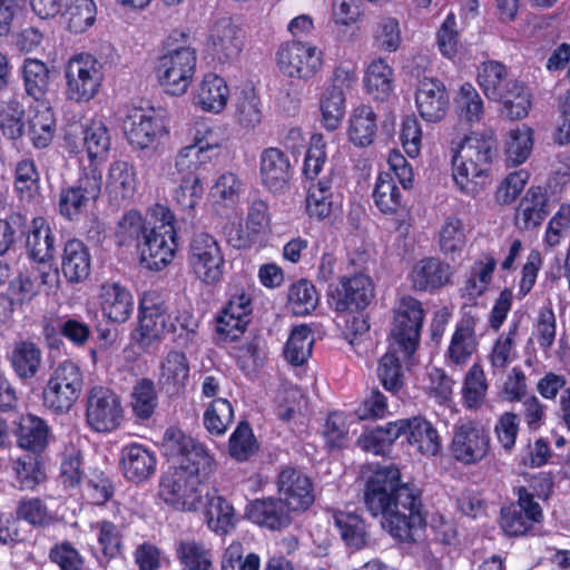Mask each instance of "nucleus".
Segmentation results:
<instances>
[{
    "label": "nucleus",
    "mask_w": 570,
    "mask_h": 570,
    "mask_svg": "<svg viewBox=\"0 0 570 570\" xmlns=\"http://www.w3.org/2000/svg\"><path fill=\"white\" fill-rule=\"evenodd\" d=\"M189 362L183 352L170 351L160 364L158 384L168 396L181 395L189 381Z\"/></svg>",
    "instance_id": "nucleus-28"
},
{
    "label": "nucleus",
    "mask_w": 570,
    "mask_h": 570,
    "mask_svg": "<svg viewBox=\"0 0 570 570\" xmlns=\"http://www.w3.org/2000/svg\"><path fill=\"white\" fill-rule=\"evenodd\" d=\"M515 81L509 78L505 66L498 61L484 62L479 68L478 82L490 100L502 98V94Z\"/></svg>",
    "instance_id": "nucleus-41"
},
{
    "label": "nucleus",
    "mask_w": 570,
    "mask_h": 570,
    "mask_svg": "<svg viewBox=\"0 0 570 570\" xmlns=\"http://www.w3.org/2000/svg\"><path fill=\"white\" fill-rule=\"evenodd\" d=\"M158 405L155 384L149 379H140L132 386L130 406L132 413L140 420H148Z\"/></svg>",
    "instance_id": "nucleus-56"
},
{
    "label": "nucleus",
    "mask_w": 570,
    "mask_h": 570,
    "mask_svg": "<svg viewBox=\"0 0 570 570\" xmlns=\"http://www.w3.org/2000/svg\"><path fill=\"white\" fill-rule=\"evenodd\" d=\"M399 438L400 430L396 420L389 422L385 426L365 431L357 443L366 452L384 455Z\"/></svg>",
    "instance_id": "nucleus-54"
},
{
    "label": "nucleus",
    "mask_w": 570,
    "mask_h": 570,
    "mask_svg": "<svg viewBox=\"0 0 570 570\" xmlns=\"http://www.w3.org/2000/svg\"><path fill=\"white\" fill-rule=\"evenodd\" d=\"M83 387L80 367L70 361L59 364L50 375L43 392V405L56 414L70 411Z\"/></svg>",
    "instance_id": "nucleus-7"
},
{
    "label": "nucleus",
    "mask_w": 570,
    "mask_h": 570,
    "mask_svg": "<svg viewBox=\"0 0 570 570\" xmlns=\"http://www.w3.org/2000/svg\"><path fill=\"white\" fill-rule=\"evenodd\" d=\"M125 135L130 146L153 149L166 135L163 119L154 110L134 109L124 121Z\"/></svg>",
    "instance_id": "nucleus-18"
},
{
    "label": "nucleus",
    "mask_w": 570,
    "mask_h": 570,
    "mask_svg": "<svg viewBox=\"0 0 570 570\" xmlns=\"http://www.w3.org/2000/svg\"><path fill=\"white\" fill-rule=\"evenodd\" d=\"M205 518L208 528L218 534L227 533L235 525L233 505L218 494L207 495Z\"/></svg>",
    "instance_id": "nucleus-45"
},
{
    "label": "nucleus",
    "mask_w": 570,
    "mask_h": 570,
    "mask_svg": "<svg viewBox=\"0 0 570 570\" xmlns=\"http://www.w3.org/2000/svg\"><path fill=\"white\" fill-rule=\"evenodd\" d=\"M175 550L181 570H215L213 553L202 541L183 539L176 543Z\"/></svg>",
    "instance_id": "nucleus-40"
},
{
    "label": "nucleus",
    "mask_w": 570,
    "mask_h": 570,
    "mask_svg": "<svg viewBox=\"0 0 570 570\" xmlns=\"http://www.w3.org/2000/svg\"><path fill=\"white\" fill-rule=\"evenodd\" d=\"M166 332H168V326L166 325V307L164 303L157 302L149 295H145L140 301L138 315L140 340L150 343L159 340Z\"/></svg>",
    "instance_id": "nucleus-32"
},
{
    "label": "nucleus",
    "mask_w": 570,
    "mask_h": 570,
    "mask_svg": "<svg viewBox=\"0 0 570 570\" xmlns=\"http://www.w3.org/2000/svg\"><path fill=\"white\" fill-rule=\"evenodd\" d=\"M229 88L226 81L214 73L206 75L198 88L196 105L204 111L219 114L227 105Z\"/></svg>",
    "instance_id": "nucleus-37"
},
{
    "label": "nucleus",
    "mask_w": 570,
    "mask_h": 570,
    "mask_svg": "<svg viewBox=\"0 0 570 570\" xmlns=\"http://www.w3.org/2000/svg\"><path fill=\"white\" fill-rule=\"evenodd\" d=\"M203 480L181 469L169 468L159 482V498L176 510L195 511L200 503L198 487Z\"/></svg>",
    "instance_id": "nucleus-13"
},
{
    "label": "nucleus",
    "mask_w": 570,
    "mask_h": 570,
    "mask_svg": "<svg viewBox=\"0 0 570 570\" xmlns=\"http://www.w3.org/2000/svg\"><path fill=\"white\" fill-rule=\"evenodd\" d=\"M396 353V350L387 351L380 358L376 370L381 384L392 394H396L404 385V373Z\"/></svg>",
    "instance_id": "nucleus-62"
},
{
    "label": "nucleus",
    "mask_w": 570,
    "mask_h": 570,
    "mask_svg": "<svg viewBox=\"0 0 570 570\" xmlns=\"http://www.w3.org/2000/svg\"><path fill=\"white\" fill-rule=\"evenodd\" d=\"M14 485L19 490H35L46 480V473L38 454L26 453L12 460Z\"/></svg>",
    "instance_id": "nucleus-43"
},
{
    "label": "nucleus",
    "mask_w": 570,
    "mask_h": 570,
    "mask_svg": "<svg viewBox=\"0 0 570 570\" xmlns=\"http://www.w3.org/2000/svg\"><path fill=\"white\" fill-rule=\"evenodd\" d=\"M102 186L100 168L81 164L80 173L73 185L62 188L59 195V214L76 222L99 198Z\"/></svg>",
    "instance_id": "nucleus-6"
},
{
    "label": "nucleus",
    "mask_w": 570,
    "mask_h": 570,
    "mask_svg": "<svg viewBox=\"0 0 570 570\" xmlns=\"http://www.w3.org/2000/svg\"><path fill=\"white\" fill-rule=\"evenodd\" d=\"M17 444L33 454L42 453L52 438L48 423L35 415L20 416L16 430Z\"/></svg>",
    "instance_id": "nucleus-31"
},
{
    "label": "nucleus",
    "mask_w": 570,
    "mask_h": 570,
    "mask_svg": "<svg viewBox=\"0 0 570 570\" xmlns=\"http://www.w3.org/2000/svg\"><path fill=\"white\" fill-rule=\"evenodd\" d=\"M488 381L481 365L473 364L465 374L462 386L463 404L468 410L482 407L488 394Z\"/></svg>",
    "instance_id": "nucleus-50"
},
{
    "label": "nucleus",
    "mask_w": 570,
    "mask_h": 570,
    "mask_svg": "<svg viewBox=\"0 0 570 570\" xmlns=\"http://www.w3.org/2000/svg\"><path fill=\"white\" fill-rule=\"evenodd\" d=\"M424 316L422 303L410 295L402 296L394 306L391 336L393 345L406 358L411 357L419 346Z\"/></svg>",
    "instance_id": "nucleus-9"
},
{
    "label": "nucleus",
    "mask_w": 570,
    "mask_h": 570,
    "mask_svg": "<svg viewBox=\"0 0 570 570\" xmlns=\"http://www.w3.org/2000/svg\"><path fill=\"white\" fill-rule=\"evenodd\" d=\"M455 111L461 120L479 122L484 112L483 100L471 83H463L454 98Z\"/></svg>",
    "instance_id": "nucleus-58"
},
{
    "label": "nucleus",
    "mask_w": 570,
    "mask_h": 570,
    "mask_svg": "<svg viewBox=\"0 0 570 570\" xmlns=\"http://www.w3.org/2000/svg\"><path fill=\"white\" fill-rule=\"evenodd\" d=\"M323 126L333 131L340 126L345 114V97L338 86L325 89L320 102Z\"/></svg>",
    "instance_id": "nucleus-55"
},
{
    "label": "nucleus",
    "mask_w": 570,
    "mask_h": 570,
    "mask_svg": "<svg viewBox=\"0 0 570 570\" xmlns=\"http://www.w3.org/2000/svg\"><path fill=\"white\" fill-rule=\"evenodd\" d=\"M548 214L546 190L540 186H532L519 202L514 224L521 230H530L540 226Z\"/></svg>",
    "instance_id": "nucleus-30"
},
{
    "label": "nucleus",
    "mask_w": 570,
    "mask_h": 570,
    "mask_svg": "<svg viewBox=\"0 0 570 570\" xmlns=\"http://www.w3.org/2000/svg\"><path fill=\"white\" fill-rule=\"evenodd\" d=\"M85 419L95 432L108 433L117 430L124 419L120 396L107 386L90 387L86 394Z\"/></svg>",
    "instance_id": "nucleus-11"
},
{
    "label": "nucleus",
    "mask_w": 570,
    "mask_h": 570,
    "mask_svg": "<svg viewBox=\"0 0 570 570\" xmlns=\"http://www.w3.org/2000/svg\"><path fill=\"white\" fill-rule=\"evenodd\" d=\"M495 268L497 259L493 256L484 255L476 259L470 267L461 288L462 296L469 301H475L482 296L492 282Z\"/></svg>",
    "instance_id": "nucleus-36"
},
{
    "label": "nucleus",
    "mask_w": 570,
    "mask_h": 570,
    "mask_svg": "<svg viewBox=\"0 0 570 570\" xmlns=\"http://www.w3.org/2000/svg\"><path fill=\"white\" fill-rule=\"evenodd\" d=\"M313 335L308 326L299 325L293 328L285 348L284 356L293 365H302L312 353Z\"/></svg>",
    "instance_id": "nucleus-60"
},
{
    "label": "nucleus",
    "mask_w": 570,
    "mask_h": 570,
    "mask_svg": "<svg viewBox=\"0 0 570 570\" xmlns=\"http://www.w3.org/2000/svg\"><path fill=\"white\" fill-rule=\"evenodd\" d=\"M373 296L372 281L364 274L343 277L338 285L328 291L330 304L336 312L364 309Z\"/></svg>",
    "instance_id": "nucleus-17"
},
{
    "label": "nucleus",
    "mask_w": 570,
    "mask_h": 570,
    "mask_svg": "<svg viewBox=\"0 0 570 570\" xmlns=\"http://www.w3.org/2000/svg\"><path fill=\"white\" fill-rule=\"evenodd\" d=\"M542 519V509L524 487L518 489L517 505L501 511V528L509 535H522Z\"/></svg>",
    "instance_id": "nucleus-20"
},
{
    "label": "nucleus",
    "mask_w": 570,
    "mask_h": 570,
    "mask_svg": "<svg viewBox=\"0 0 570 570\" xmlns=\"http://www.w3.org/2000/svg\"><path fill=\"white\" fill-rule=\"evenodd\" d=\"M466 245V235L463 222L454 216L445 218L439 233V246L442 254L454 261L461 256Z\"/></svg>",
    "instance_id": "nucleus-48"
},
{
    "label": "nucleus",
    "mask_w": 570,
    "mask_h": 570,
    "mask_svg": "<svg viewBox=\"0 0 570 570\" xmlns=\"http://www.w3.org/2000/svg\"><path fill=\"white\" fill-rule=\"evenodd\" d=\"M90 254L83 242L77 238L65 243L61 255V272L69 283H80L90 274Z\"/></svg>",
    "instance_id": "nucleus-33"
},
{
    "label": "nucleus",
    "mask_w": 570,
    "mask_h": 570,
    "mask_svg": "<svg viewBox=\"0 0 570 570\" xmlns=\"http://www.w3.org/2000/svg\"><path fill=\"white\" fill-rule=\"evenodd\" d=\"M161 446L175 469L193 473L200 480L208 479L215 471V460L205 445L179 429H167Z\"/></svg>",
    "instance_id": "nucleus-3"
},
{
    "label": "nucleus",
    "mask_w": 570,
    "mask_h": 570,
    "mask_svg": "<svg viewBox=\"0 0 570 570\" xmlns=\"http://www.w3.org/2000/svg\"><path fill=\"white\" fill-rule=\"evenodd\" d=\"M503 106V111L510 119L524 118L530 109V92L521 82L515 81L502 94L498 100Z\"/></svg>",
    "instance_id": "nucleus-63"
},
{
    "label": "nucleus",
    "mask_w": 570,
    "mask_h": 570,
    "mask_svg": "<svg viewBox=\"0 0 570 570\" xmlns=\"http://www.w3.org/2000/svg\"><path fill=\"white\" fill-rule=\"evenodd\" d=\"M450 99L445 85L438 78L424 77L420 79L415 105L420 116L428 122H438L444 118Z\"/></svg>",
    "instance_id": "nucleus-22"
},
{
    "label": "nucleus",
    "mask_w": 570,
    "mask_h": 570,
    "mask_svg": "<svg viewBox=\"0 0 570 570\" xmlns=\"http://www.w3.org/2000/svg\"><path fill=\"white\" fill-rule=\"evenodd\" d=\"M155 225L145 233L141 261L149 269L160 271L175 257L177 249L175 216L163 205L153 208Z\"/></svg>",
    "instance_id": "nucleus-4"
},
{
    "label": "nucleus",
    "mask_w": 570,
    "mask_h": 570,
    "mask_svg": "<svg viewBox=\"0 0 570 570\" xmlns=\"http://www.w3.org/2000/svg\"><path fill=\"white\" fill-rule=\"evenodd\" d=\"M197 52L190 46H177L158 59L156 75L160 85L174 96L185 94L196 71Z\"/></svg>",
    "instance_id": "nucleus-8"
},
{
    "label": "nucleus",
    "mask_w": 570,
    "mask_h": 570,
    "mask_svg": "<svg viewBox=\"0 0 570 570\" xmlns=\"http://www.w3.org/2000/svg\"><path fill=\"white\" fill-rule=\"evenodd\" d=\"M11 365L16 374L21 379L36 376L42 363L40 347L30 341H20L14 344L11 352Z\"/></svg>",
    "instance_id": "nucleus-44"
},
{
    "label": "nucleus",
    "mask_w": 570,
    "mask_h": 570,
    "mask_svg": "<svg viewBox=\"0 0 570 570\" xmlns=\"http://www.w3.org/2000/svg\"><path fill=\"white\" fill-rule=\"evenodd\" d=\"M291 510L281 499L264 498L252 501L246 508L247 518L262 528L279 531L292 523Z\"/></svg>",
    "instance_id": "nucleus-27"
},
{
    "label": "nucleus",
    "mask_w": 570,
    "mask_h": 570,
    "mask_svg": "<svg viewBox=\"0 0 570 570\" xmlns=\"http://www.w3.org/2000/svg\"><path fill=\"white\" fill-rule=\"evenodd\" d=\"M82 146L88 157V164L96 168L107 159L110 149L108 127L101 119H91L82 129Z\"/></svg>",
    "instance_id": "nucleus-34"
},
{
    "label": "nucleus",
    "mask_w": 570,
    "mask_h": 570,
    "mask_svg": "<svg viewBox=\"0 0 570 570\" xmlns=\"http://www.w3.org/2000/svg\"><path fill=\"white\" fill-rule=\"evenodd\" d=\"M39 180L40 175L32 159L24 158L16 164L13 188L20 200L29 202L33 198Z\"/></svg>",
    "instance_id": "nucleus-61"
},
{
    "label": "nucleus",
    "mask_w": 570,
    "mask_h": 570,
    "mask_svg": "<svg viewBox=\"0 0 570 570\" xmlns=\"http://www.w3.org/2000/svg\"><path fill=\"white\" fill-rule=\"evenodd\" d=\"M453 271L439 257L417 261L409 273L411 287L416 292L435 293L451 283Z\"/></svg>",
    "instance_id": "nucleus-23"
},
{
    "label": "nucleus",
    "mask_w": 570,
    "mask_h": 570,
    "mask_svg": "<svg viewBox=\"0 0 570 570\" xmlns=\"http://www.w3.org/2000/svg\"><path fill=\"white\" fill-rule=\"evenodd\" d=\"M235 118L246 129H253L262 122V102L254 89H244L236 99Z\"/></svg>",
    "instance_id": "nucleus-59"
},
{
    "label": "nucleus",
    "mask_w": 570,
    "mask_h": 570,
    "mask_svg": "<svg viewBox=\"0 0 570 570\" xmlns=\"http://www.w3.org/2000/svg\"><path fill=\"white\" fill-rule=\"evenodd\" d=\"M287 299V305L294 315L306 316L316 308L320 296L314 284L302 278L289 286Z\"/></svg>",
    "instance_id": "nucleus-51"
},
{
    "label": "nucleus",
    "mask_w": 570,
    "mask_h": 570,
    "mask_svg": "<svg viewBox=\"0 0 570 570\" xmlns=\"http://www.w3.org/2000/svg\"><path fill=\"white\" fill-rule=\"evenodd\" d=\"M333 179L323 177L308 187L306 212L311 218L325 219L332 213Z\"/></svg>",
    "instance_id": "nucleus-46"
},
{
    "label": "nucleus",
    "mask_w": 570,
    "mask_h": 570,
    "mask_svg": "<svg viewBox=\"0 0 570 570\" xmlns=\"http://www.w3.org/2000/svg\"><path fill=\"white\" fill-rule=\"evenodd\" d=\"M377 131L376 115L372 107L362 105L350 117L348 137L358 147L370 146Z\"/></svg>",
    "instance_id": "nucleus-42"
},
{
    "label": "nucleus",
    "mask_w": 570,
    "mask_h": 570,
    "mask_svg": "<svg viewBox=\"0 0 570 570\" xmlns=\"http://www.w3.org/2000/svg\"><path fill=\"white\" fill-rule=\"evenodd\" d=\"M65 78L67 97L77 102H87L97 95L101 86V65L91 55H76L66 66Z\"/></svg>",
    "instance_id": "nucleus-12"
},
{
    "label": "nucleus",
    "mask_w": 570,
    "mask_h": 570,
    "mask_svg": "<svg viewBox=\"0 0 570 570\" xmlns=\"http://www.w3.org/2000/svg\"><path fill=\"white\" fill-rule=\"evenodd\" d=\"M244 32L232 18H220L209 30L207 50L212 58L220 65L236 61L243 50Z\"/></svg>",
    "instance_id": "nucleus-16"
},
{
    "label": "nucleus",
    "mask_w": 570,
    "mask_h": 570,
    "mask_svg": "<svg viewBox=\"0 0 570 570\" xmlns=\"http://www.w3.org/2000/svg\"><path fill=\"white\" fill-rule=\"evenodd\" d=\"M279 499L291 511H305L314 502L312 482L307 475L294 468H285L278 474Z\"/></svg>",
    "instance_id": "nucleus-21"
},
{
    "label": "nucleus",
    "mask_w": 570,
    "mask_h": 570,
    "mask_svg": "<svg viewBox=\"0 0 570 570\" xmlns=\"http://www.w3.org/2000/svg\"><path fill=\"white\" fill-rule=\"evenodd\" d=\"M188 267L197 281L207 286L219 284L224 277L226 259L217 238L207 232H195L187 255Z\"/></svg>",
    "instance_id": "nucleus-5"
},
{
    "label": "nucleus",
    "mask_w": 570,
    "mask_h": 570,
    "mask_svg": "<svg viewBox=\"0 0 570 570\" xmlns=\"http://www.w3.org/2000/svg\"><path fill=\"white\" fill-rule=\"evenodd\" d=\"M138 186L137 171L126 160L110 163L106 177V194L109 202L120 207L134 198Z\"/></svg>",
    "instance_id": "nucleus-24"
},
{
    "label": "nucleus",
    "mask_w": 570,
    "mask_h": 570,
    "mask_svg": "<svg viewBox=\"0 0 570 570\" xmlns=\"http://www.w3.org/2000/svg\"><path fill=\"white\" fill-rule=\"evenodd\" d=\"M491 450L489 430L476 420H460L453 425L450 453L464 465L483 461Z\"/></svg>",
    "instance_id": "nucleus-10"
},
{
    "label": "nucleus",
    "mask_w": 570,
    "mask_h": 570,
    "mask_svg": "<svg viewBox=\"0 0 570 570\" xmlns=\"http://www.w3.org/2000/svg\"><path fill=\"white\" fill-rule=\"evenodd\" d=\"M157 456L149 448L131 443L121 449L120 466L126 480L132 483L147 481L156 471Z\"/></svg>",
    "instance_id": "nucleus-26"
},
{
    "label": "nucleus",
    "mask_w": 570,
    "mask_h": 570,
    "mask_svg": "<svg viewBox=\"0 0 570 570\" xmlns=\"http://www.w3.org/2000/svg\"><path fill=\"white\" fill-rule=\"evenodd\" d=\"M400 436L405 435L409 444L428 456L441 450V439L433 424L421 415L397 420Z\"/></svg>",
    "instance_id": "nucleus-25"
},
{
    "label": "nucleus",
    "mask_w": 570,
    "mask_h": 570,
    "mask_svg": "<svg viewBox=\"0 0 570 570\" xmlns=\"http://www.w3.org/2000/svg\"><path fill=\"white\" fill-rule=\"evenodd\" d=\"M106 561L121 557L124 543L120 528L109 520H99L90 524Z\"/></svg>",
    "instance_id": "nucleus-47"
},
{
    "label": "nucleus",
    "mask_w": 570,
    "mask_h": 570,
    "mask_svg": "<svg viewBox=\"0 0 570 570\" xmlns=\"http://www.w3.org/2000/svg\"><path fill=\"white\" fill-rule=\"evenodd\" d=\"M29 256L39 263H47L55 254V235L46 218L39 216L31 220L27 235Z\"/></svg>",
    "instance_id": "nucleus-35"
},
{
    "label": "nucleus",
    "mask_w": 570,
    "mask_h": 570,
    "mask_svg": "<svg viewBox=\"0 0 570 570\" xmlns=\"http://www.w3.org/2000/svg\"><path fill=\"white\" fill-rule=\"evenodd\" d=\"M367 94L375 100H387L394 90L393 69L379 58L370 63L364 77Z\"/></svg>",
    "instance_id": "nucleus-39"
},
{
    "label": "nucleus",
    "mask_w": 570,
    "mask_h": 570,
    "mask_svg": "<svg viewBox=\"0 0 570 570\" xmlns=\"http://www.w3.org/2000/svg\"><path fill=\"white\" fill-rule=\"evenodd\" d=\"M289 157L279 148L269 147L259 157V175L263 186L274 195H283L289 189L293 177Z\"/></svg>",
    "instance_id": "nucleus-19"
},
{
    "label": "nucleus",
    "mask_w": 570,
    "mask_h": 570,
    "mask_svg": "<svg viewBox=\"0 0 570 570\" xmlns=\"http://www.w3.org/2000/svg\"><path fill=\"white\" fill-rule=\"evenodd\" d=\"M476 345L474 330L468 324H460L451 337L446 357L455 365L464 364L475 352Z\"/></svg>",
    "instance_id": "nucleus-57"
},
{
    "label": "nucleus",
    "mask_w": 570,
    "mask_h": 570,
    "mask_svg": "<svg viewBox=\"0 0 570 570\" xmlns=\"http://www.w3.org/2000/svg\"><path fill=\"white\" fill-rule=\"evenodd\" d=\"M22 79L26 94L36 101L45 102L50 89V70L47 65L33 58H27L22 66Z\"/></svg>",
    "instance_id": "nucleus-38"
},
{
    "label": "nucleus",
    "mask_w": 570,
    "mask_h": 570,
    "mask_svg": "<svg viewBox=\"0 0 570 570\" xmlns=\"http://www.w3.org/2000/svg\"><path fill=\"white\" fill-rule=\"evenodd\" d=\"M364 502L373 517L382 515L383 527L400 540H409L412 530L421 528V492L414 485L401 483V473L395 465L377 469L366 483Z\"/></svg>",
    "instance_id": "nucleus-1"
},
{
    "label": "nucleus",
    "mask_w": 570,
    "mask_h": 570,
    "mask_svg": "<svg viewBox=\"0 0 570 570\" xmlns=\"http://www.w3.org/2000/svg\"><path fill=\"white\" fill-rule=\"evenodd\" d=\"M63 18L70 32L82 33L96 21L97 7L94 0H66Z\"/></svg>",
    "instance_id": "nucleus-49"
},
{
    "label": "nucleus",
    "mask_w": 570,
    "mask_h": 570,
    "mask_svg": "<svg viewBox=\"0 0 570 570\" xmlns=\"http://www.w3.org/2000/svg\"><path fill=\"white\" fill-rule=\"evenodd\" d=\"M100 307L102 315L115 323H125L134 311V297L122 285L107 282L100 286Z\"/></svg>",
    "instance_id": "nucleus-29"
},
{
    "label": "nucleus",
    "mask_w": 570,
    "mask_h": 570,
    "mask_svg": "<svg viewBox=\"0 0 570 570\" xmlns=\"http://www.w3.org/2000/svg\"><path fill=\"white\" fill-rule=\"evenodd\" d=\"M28 134L33 147L47 148L56 134V120L50 108L37 111L29 121Z\"/></svg>",
    "instance_id": "nucleus-64"
},
{
    "label": "nucleus",
    "mask_w": 570,
    "mask_h": 570,
    "mask_svg": "<svg viewBox=\"0 0 570 570\" xmlns=\"http://www.w3.org/2000/svg\"><path fill=\"white\" fill-rule=\"evenodd\" d=\"M253 313L250 294L244 288L232 287L229 298L216 318L219 340L234 342L246 331Z\"/></svg>",
    "instance_id": "nucleus-15"
},
{
    "label": "nucleus",
    "mask_w": 570,
    "mask_h": 570,
    "mask_svg": "<svg viewBox=\"0 0 570 570\" xmlns=\"http://www.w3.org/2000/svg\"><path fill=\"white\" fill-rule=\"evenodd\" d=\"M334 523L345 544L355 550L366 544L367 533L364 521L353 512H336Z\"/></svg>",
    "instance_id": "nucleus-53"
},
{
    "label": "nucleus",
    "mask_w": 570,
    "mask_h": 570,
    "mask_svg": "<svg viewBox=\"0 0 570 570\" xmlns=\"http://www.w3.org/2000/svg\"><path fill=\"white\" fill-rule=\"evenodd\" d=\"M495 151L492 135L473 132L465 137L452 158L453 179L461 193L474 197L483 190Z\"/></svg>",
    "instance_id": "nucleus-2"
},
{
    "label": "nucleus",
    "mask_w": 570,
    "mask_h": 570,
    "mask_svg": "<svg viewBox=\"0 0 570 570\" xmlns=\"http://www.w3.org/2000/svg\"><path fill=\"white\" fill-rule=\"evenodd\" d=\"M373 199L384 214H394L402 206V193L391 173H381L375 181Z\"/></svg>",
    "instance_id": "nucleus-52"
},
{
    "label": "nucleus",
    "mask_w": 570,
    "mask_h": 570,
    "mask_svg": "<svg viewBox=\"0 0 570 570\" xmlns=\"http://www.w3.org/2000/svg\"><path fill=\"white\" fill-rule=\"evenodd\" d=\"M276 62L283 75L307 80L321 69L322 51L311 43L293 40L279 47Z\"/></svg>",
    "instance_id": "nucleus-14"
}]
</instances>
